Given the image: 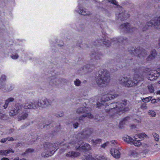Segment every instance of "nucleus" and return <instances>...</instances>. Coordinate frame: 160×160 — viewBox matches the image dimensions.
Instances as JSON below:
<instances>
[{
  "label": "nucleus",
  "instance_id": "1",
  "mask_svg": "<svg viewBox=\"0 0 160 160\" xmlns=\"http://www.w3.org/2000/svg\"><path fill=\"white\" fill-rule=\"evenodd\" d=\"M127 104V101L124 100L122 101V102L120 103H113L111 104L109 107L110 108L108 111L110 112H114V114H118L120 115L123 113L124 111H128L129 108L128 107H126ZM105 109L108 111V107L106 106Z\"/></svg>",
  "mask_w": 160,
  "mask_h": 160
},
{
  "label": "nucleus",
  "instance_id": "2",
  "mask_svg": "<svg viewBox=\"0 0 160 160\" xmlns=\"http://www.w3.org/2000/svg\"><path fill=\"white\" fill-rule=\"evenodd\" d=\"M98 75H96L95 80L96 83L99 87H103L109 82L110 74L107 70L102 69L99 71Z\"/></svg>",
  "mask_w": 160,
  "mask_h": 160
},
{
  "label": "nucleus",
  "instance_id": "3",
  "mask_svg": "<svg viewBox=\"0 0 160 160\" xmlns=\"http://www.w3.org/2000/svg\"><path fill=\"white\" fill-rule=\"evenodd\" d=\"M141 78L137 75H135L133 80L130 77H121L119 79L120 83L126 87H132L138 85V83L141 80Z\"/></svg>",
  "mask_w": 160,
  "mask_h": 160
},
{
  "label": "nucleus",
  "instance_id": "4",
  "mask_svg": "<svg viewBox=\"0 0 160 160\" xmlns=\"http://www.w3.org/2000/svg\"><path fill=\"white\" fill-rule=\"evenodd\" d=\"M75 147L77 150H88L90 148V145L86 143H82V142L77 140L73 141L69 143H66L62 146L61 149H66L67 148H72Z\"/></svg>",
  "mask_w": 160,
  "mask_h": 160
},
{
  "label": "nucleus",
  "instance_id": "5",
  "mask_svg": "<svg viewBox=\"0 0 160 160\" xmlns=\"http://www.w3.org/2000/svg\"><path fill=\"white\" fill-rule=\"evenodd\" d=\"M57 145V143H54L52 144L49 143H46L44 146L46 151V153H42V155L43 156L46 157L52 156L57 150L56 147Z\"/></svg>",
  "mask_w": 160,
  "mask_h": 160
},
{
  "label": "nucleus",
  "instance_id": "6",
  "mask_svg": "<svg viewBox=\"0 0 160 160\" xmlns=\"http://www.w3.org/2000/svg\"><path fill=\"white\" fill-rule=\"evenodd\" d=\"M113 92H110L109 93H107L106 94L103 95L101 99L102 103L98 102L97 103V106L98 107H101L103 104L102 103V102H106L108 101L109 100L114 99L115 98L118 97V95L116 94H113Z\"/></svg>",
  "mask_w": 160,
  "mask_h": 160
},
{
  "label": "nucleus",
  "instance_id": "7",
  "mask_svg": "<svg viewBox=\"0 0 160 160\" xmlns=\"http://www.w3.org/2000/svg\"><path fill=\"white\" fill-rule=\"evenodd\" d=\"M123 139L125 142L131 144H133L135 146L138 147H139L141 145V142H140V140L134 141V139L132 138L128 135L124 136L123 138Z\"/></svg>",
  "mask_w": 160,
  "mask_h": 160
},
{
  "label": "nucleus",
  "instance_id": "8",
  "mask_svg": "<svg viewBox=\"0 0 160 160\" xmlns=\"http://www.w3.org/2000/svg\"><path fill=\"white\" fill-rule=\"evenodd\" d=\"M22 107L19 104H15L14 107L10 110L9 114L10 116H14L20 112L22 111Z\"/></svg>",
  "mask_w": 160,
  "mask_h": 160
},
{
  "label": "nucleus",
  "instance_id": "9",
  "mask_svg": "<svg viewBox=\"0 0 160 160\" xmlns=\"http://www.w3.org/2000/svg\"><path fill=\"white\" fill-rule=\"evenodd\" d=\"M147 25L148 27L154 26L157 29H160V16L155 18L154 20H152L148 22L147 23Z\"/></svg>",
  "mask_w": 160,
  "mask_h": 160
},
{
  "label": "nucleus",
  "instance_id": "10",
  "mask_svg": "<svg viewBox=\"0 0 160 160\" xmlns=\"http://www.w3.org/2000/svg\"><path fill=\"white\" fill-rule=\"evenodd\" d=\"M129 51L132 54L135 55H137V54H138V55L140 58H141L142 56L144 57L147 54L146 51L142 49L139 50L137 49H135L134 48H132V49L130 50H129Z\"/></svg>",
  "mask_w": 160,
  "mask_h": 160
},
{
  "label": "nucleus",
  "instance_id": "11",
  "mask_svg": "<svg viewBox=\"0 0 160 160\" xmlns=\"http://www.w3.org/2000/svg\"><path fill=\"white\" fill-rule=\"evenodd\" d=\"M160 75V69L158 68L156 70H151L150 73L149 74L148 78L151 81L156 79Z\"/></svg>",
  "mask_w": 160,
  "mask_h": 160
},
{
  "label": "nucleus",
  "instance_id": "12",
  "mask_svg": "<svg viewBox=\"0 0 160 160\" xmlns=\"http://www.w3.org/2000/svg\"><path fill=\"white\" fill-rule=\"evenodd\" d=\"M119 29L122 31L129 32H133L136 29L135 28H131L130 26L128 23L122 24L119 27Z\"/></svg>",
  "mask_w": 160,
  "mask_h": 160
},
{
  "label": "nucleus",
  "instance_id": "13",
  "mask_svg": "<svg viewBox=\"0 0 160 160\" xmlns=\"http://www.w3.org/2000/svg\"><path fill=\"white\" fill-rule=\"evenodd\" d=\"M93 132V130L92 128H88L83 130L81 134L83 138L88 139L91 137Z\"/></svg>",
  "mask_w": 160,
  "mask_h": 160
},
{
  "label": "nucleus",
  "instance_id": "14",
  "mask_svg": "<svg viewBox=\"0 0 160 160\" xmlns=\"http://www.w3.org/2000/svg\"><path fill=\"white\" fill-rule=\"evenodd\" d=\"M87 109H88V108H86L85 107H81L78 109L77 110V112L78 113H82V112H85L86 113V114L85 115H83V117H87L89 118H92L93 117V116L92 115L89 113H88L87 112V110L86 111H84V109H85L86 110Z\"/></svg>",
  "mask_w": 160,
  "mask_h": 160
},
{
  "label": "nucleus",
  "instance_id": "15",
  "mask_svg": "<svg viewBox=\"0 0 160 160\" xmlns=\"http://www.w3.org/2000/svg\"><path fill=\"white\" fill-rule=\"evenodd\" d=\"M36 101H33L32 102H30L25 103L23 107L26 109H35L37 108V104Z\"/></svg>",
  "mask_w": 160,
  "mask_h": 160
},
{
  "label": "nucleus",
  "instance_id": "16",
  "mask_svg": "<svg viewBox=\"0 0 160 160\" xmlns=\"http://www.w3.org/2000/svg\"><path fill=\"white\" fill-rule=\"evenodd\" d=\"M83 160H106V158L103 156H99L96 159L93 158L90 155H85L82 158Z\"/></svg>",
  "mask_w": 160,
  "mask_h": 160
},
{
  "label": "nucleus",
  "instance_id": "17",
  "mask_svg": "<svg viewBox=\"0 0 160 160\" xmlns=\"http://www.w3.org/2000/svg\"><path fill=\"white\" fill-rule=\"evenodd\" d=\"M37 104V108L40 107L42 108H45L47 107V98H42L38 100V102L36 101Z\"/></svg>",
  "mask_w": 160,
  "mask_h": 160
},
{
  "label": "nucleus",
  "instance_id": "18",
  "mask_svg": "<svg viewBox=\"0 0 160 160\" xmlns=\"http://www.w3.org/2000/svg\"><path fill=\"white\" fill-rule=\"evenodd\" d=\"M28 116V114L25 111H21L19 113L18 116V121L25 120Z\"/></svg>",
  "mask_w": 160,
  "mask_h": 160
},
{
  "label": "nucleus",
  "instance_id": "19",
  "mask_svg": "<svg viewBox=\"0 0 160 160\" xmlns=\"http://www.w3.org/2000/svg\"><path fill=\"white\" fill-rule=\"evenodd\" d=\"M14 88L13 85L8 86V85L3 84L2 85V86H0V89L4 92H9L12 90Z\"/></svg>",
  "mask_w": 160,
  "mask_h": 160
},
{
  "label": "nucleus",
  "instance_id": "20",
  "mask_svg": "<svg viewBox=\"0 0 160 160\" xmlns=\"http://www.w3.org/2000/svg\"><path fill=\"white\" fill-rule=\"evenodd\" d=\"M122 13L119 12L118 14H116V15L118 18H120L121 20H123L129 17V16L128 13H125V12H124L123 10L122 9Z\"/></svg>",
  "mask_w": 160,
  "mask_h": 160
},
{
  "label": "nucleus",
  "instance_id": "21",
  "mask_svg": "<svg viewBox=\"0 0 160 160\" xmlns=\"http://www.w3.org/2000/svg\"><path fill=\"white\" fill-rule=\"evenodd\" d=\"M111 153L112 155L115 158H119L120 156V152L118 150L114 148L111 149Z\"/></svg>",
  "mask_w": 160,
  "mask_h": 160
},
{
  "label": "nucleus",
  "instance_id": "22",
  "mask_svg": "<svg viewBox=\"0 0 160 160\" xmlns=\"http://www.w3.org/2000/svg\"><path fill=\"white\" fill-rule=\"evenodd\" d=\"M80 155V153L79 152L73 151L69 152L66 154V156L69 158L77 157Z\"/></svg>",
  "mask_w": 160,
  "mask_h": 160
},
{
  "label": "nucleus",
  "instance_id": "23",
  "mask_svg": "<svg viewBox=\"0 0 160 160\" xmlns=\"http://www.w3.org/2000/svg\"><path fill=\"white\" fill-rule=\"evenodd\" d=\"M63 80H64V79H58L56 78V77H52L51 79L50 83H51L52 82L54 84L56 85L59 84L60 82L62 83V82L63 81Z\"/></svg>",
  "mask_w": 160,
  "mask_h": 160
},
{
  "label": "nucleus",
  "instance_id": "24",
  "mask_svg": "<svg viewBox=\"0 0 160 160\" xmlns=\"http://www.w3.org/2000/svg\"><path fill=\"white\" fill-rule=\"evenodd\" d=\"M78 13L79 14L83 15H88L90 14L89 12L86 10L85 8H84L82 7H80L79 8Z\"/></svg>",
  "mask_w": 160,
  "mask_h": 160
},
{
  "label": "nucleus",
  "instance_id": "25",
  "mask_svg": "<svg viewBox=\"0 0 160 160\" xmlns=\"http://www.w3.org/2000/svg\"><path fill=\"white\" fill-rule=\"evenodd\" d=\"M14 152V151L10 148L6 150H0V155H1L6 156L10 152L13 153Z\"/></svg>",
  "mask_w": 160,
  "mask_h": 160
},
{
  "label": "nucleus",
  "instance_id": "26",
  "mask_svg": "<svg viewBox=\"0 0 160 160\" xmlns=\"http://www.w3.org/2000/svg\"><path fill=\"white\" fill-rule=\"evenodd\" d=\"M142 137L143 138H146L148 137V136L147 135H146V134L144 133V134H141L139 135H136L133 138H132L133 139V141H136L137 140H138V138H141L140 137Z\"/></svg>",
  "mask_w": 160,
  "mask_h": 160
},
{
  "label": "nucleus",
  "instance_id": "27",
  "mask_svg": "<svg viewBox=\"0 0 160 160\" xmlns=\"http://www.w3.org/2000/svg\"><path fill=\"white\" fill-rule=\"evenodd\" d=\"M14 99L12 98H10L5 101V104L3 106L4 108L6 109L8 107V103L10 102H12L14 101Z\"/></svg>",
  "mask_w": 160,
  "mask_h": 160
},
{
  "label": "nucleus",
  "instance_id": "28",
  "mask_svg": "<svg viewBox=\"0 0 160 160\" xmlns=\"http://www.w3.org/2000/svg\"><path fill=\"white\" fill-rule=\"evenodd\" d=\"M6 80V76L3 75L1 76V77L0 78V86H2V85H3V84H5L4 82Z\"/></svg>",
  "mask_w": 160,
  "mask_h": 160
},
{
  "label": "nucleus",
  "instance_id": "29",
  "mask_svg": "<svg viewBox=\"0 0 160 160\" xmlns=\"http://www.w3.org/2000/svg\"><path fill=\"white\" fill-rule=\"evenodd\" d=\"M156 51L155 50H153L152 52L151 55L148 56L147 58L148 60H149L151 59H152L153 58L155 57L156 55Z\"/></svg>",
  "mask_w": 160,
  "mask_h": 160
},
{
  "label": "nucleus",
  "instance_id": "30",
  "mask_svg": "<svg viewBox=\"0 0 160 160\" xmlns=\"http://www.w3.org/2000/svg\"><path fill=\"white\" fill-rule=\"evenodd\" d=\"M7 140L13 141V139L12 137H8L2 139L0 142H1L4 143Z\"/></svg>",
  "mask_w": 160,
  "mask_h": 160
},
{
  "label": "nucleus",
  "instance_id": "31",
  "mask_svg": "<svg viewBox=\"0 0 160 160\" xmlns=\"http://www.w3.org/2000/svg\"><path fill=\"white\" fill-rule=\"evenodd\" d=\"M148 88L150 93L154 92V89L152 84H149L148 86Z\"/></svg>",
  "mask_w": 160,
  "mask_h": 160
},
{
  "label": "nucleus",
  "instance_id": "32",
  "mask_svg": "<svg viewBox=\"0 0 160 160\" xmlns=\"http://www.w3.org/2000/svg\"><path fill=\"white\" fill-rule=\"evenodd\" d=\"M14 52H13V53L11 56V57L13 59H16L18 58L19 56L17 53H14Z\"/></svg>",
  "mask_w": 160,
  "mask_h": 160
},
{
  "label": "nucleus",
  "instance_id": "33",
  "mask_svg": "<svg viewBox=\"0 0 160 160\" xmlns=\"http://www.w3.org/2000/svg\"><path fill=\"white\" fill-rule=\"evenodd\" d=\"M152 98V97H148L143 98L142 99V101L143 102H148L151 100Z\"/></svg>",
  "mask_w": 160,
  "mask_h": 160
},
{
  "label": "nucleus",
  "instance_id": "34",
  "mask_svg": "<svg viewBox=\"0 0 160 160\" xmlns=\"http://www.w3.org/2000/svg\"><path fill=\"white\" fill-rule=\"evenodd\" d=\"M148 113L149 115L151 117H155L156 116V114L155 112L152 110H150L149 111Z\"/></svg>",
  "mask_w": 160,
  "mask_h": 160
},
{
  "label": "nucleus",
  "instance_id": "35",
  "mask_svg": "<svg viewBox=\"0 0 160 160\" xmlns=\"http://www.w3.org/2000/svg\"><path fill=\"white\" fill-rule=\"evenodd\" d=\"M34 151V149L32 148L28 149H27L26 152L22 154L23 156H26V154L29 153L30 152H32Z\"/></svg>",
  "mask_w": 160,
  "mask_h": 160
},
{
  "label": "nucleus",
  "instance_id": "36",
  "mask_svg": "<svg viewBox=\"0 0 160 160\" xmlns=\"http://www.w3.org/2000/svg\"><path fill=\"white\" fill-rule=\"evenodd\" d=\"M54 99L53 98H50L49 99L47 98V106L48 105L51 104L54 101Z\"/></svg>",
  "mask_w": 160,
  "mask_h": 160
},
{
  "label": "nucleus",
  "instance_id": "37",
  "mask_svg": "<svg viewBox=\"0 0 160 160\" xmlns=\"http://www.w3.org/2000/svg\"><path fill=\"white\" fill-rule=\"evenodd\" d=\"M90 68V66L89 65H87V66H85L82 68V69L85 71L86 72H90L91 71V70Z\"/></svg>",
  "mask_w": 160,
  "mask_h": 160
},
{
  "label": "nucleus",
  "instance_id": "38",
  "mask_svg": "<svg viewBox=\"0 0 160 160\" xmlns=\"http://www.w3.org/2000/svg\"><path fill=\"white\" fill-rule=\"evenodd\" d=\"M125 122V120H123L122 121H120L118 125L119 127L120 128H122L123 127V125Z\"/></svg>",
  "mask_w": 160,
  "mask_h": 160
},
{
  "label": "nucleus",
  "instance_id": "39",
  "mask_svg": "<svg viewBox=\"0 0 160 160\" xmlns=\"http://www.w3.org/2000/svg\"><path fill=\"white\" fill-rule=\"evenodd\" d=\"M81 82L80 80L78 79H76L74 81V84L75 85L78 86H79L81 84Z\"/></svg>",
  "mask_w": 160,
  "mask_h": 160
},
{
  "label": "nucleus",
  "instance_id": "40",
  "mask_svg": "<svg viewBox=\"0 0 160 160\" xmlns=\"http://www.w3.org/2000/svg\"><path fill=\"white\" fill-rule=\"evenodd\" d=\"M152 135L156 141H158L159 140V136L158 134L155 133H152Z\"/></svg>",
  "mask_w": 160,
  "mask_h": 160
},
{
  "label": "nucleus",
  "instance_id": "41",
  "mask_svg": "<svg viewBox=\"0 0 160 160\" xmlns=\"http://www.w3.org/2000/svg\"><path fill=\"white\" fill-rule=\"evenodd\" d=\"M92 142L93 143H94L95 144H97L100 143L101 142V139H98L95 141L93 140H92Z\"/></svg>",
  "mask_w": 160,
  "mask_h": 160
},
{
  "label": "nucleus",
  "instance_id": "42",
  "mask_svg": "<svg viewBox=\"0 0 160 160\" xmlns=\"http://www.w3.org/2000/svg\"><path fill=\"white\" fill-rule=\"evenodd\" d=\"M130 155L131 157H135L138 155V153L135 151H132L131 152Z\"/></svg>",
  "mask_w": 160,
  "mask_h": 160
},
{
  "label": "nucleus",
  "instance_id": "43",
  "mask_svg": "<svg viewBox=\"0 0 160 160\" xmlns=\"http://www.w3.org/2000/svg\"><path fill=\"white\" fill-rule=\"evenodd\" d=\"M141 108L142 110H146L147 108V106L146 103H144L142 105Z\"/></svg>",
  "mask_w": 160,
  "mask_h": 160
},
{
  "label": "nucleus",
  "instance_id": "44",
  "mask_svg": "<svg viewBox=\"0 0 160 160\" xmlns=\"http://www.w3.org/2000/svg\"><path fill=\"white\" fill-rule=\"evenodd\" d=\"M110 143L109 142H107L104 143L103 144L101 145V147L103 148H105Z\"/></svg>",
  "mask_w": 160,
  "mask_h": 160
},
{
  "label": "nucleus",
  "instance_id": "45",
  "mask_svg": "<svg viewBox=\"0 0 160 160\" xmlns=\"http://www.w3.org/2000/svg\"><path fill=\"white\" fill-rule=\"evenodd\" d=\"M151 102L152 103H156L158 102L157 99H151Z\"/></svg>",
  "mask_w": 160,
  "mask_h": 160
},
{
  "label": "nucleus",
  "instance_id": "46",
  "mask_svg": "<svg viewBox=\"0 0 160 160\" xmlns=\"http://www.w3.org/2000/svg\"><path fill=\"white\" fill-rule=\"evenodd\" d=\"M110 143H111V144H112L113 145H115L117 144V142L115 140H112L110 142Z\"/></svg>",
  "mask_w": 160,
  "mask_h": 160
},
{
  "label": "nucleus",
  "instance_id": "47",
  "mask_svg": "<svg viewBox=\"0 0 160 160\" xmlns=\"http://www.w3.org/2000/svg\"><path fill=\"white\" fill-rule=\"evenodd\" d=\"M122 40V38H120L119 39H118L117 38H115L114 39L113 41H117L118 42H120V41Z\"/></svg>",
  "mask_w": 160,
  "mask_h": 160
},
{
  "label": "nucleus",
  "instance_id": "48",
  "mask_svg": "<svg viewBox=\"0 0 160 160\" xmlns=\"http://www.w3.org/2000/svg\"><path fill=\"white\" fill-rule=\"evenodd\" d=\"M73 126L74 128H76L78 127V123H75L73 124Z\"/></svg>",
  "mask_w": 160,
  "mask_h": 160
},
{
  "label": "nucleus",
  "instance_id": "49",
  "mask_svg": "<svg viewBox=\"0 0 160 160\" xmlns=\"http://www.w3.org/2000/svg\"><path fill=\"white\" fill-rule=\"evenodd\" d=\"M1 103H0V108L1 107ZM3 116V114L0 112V119L2 118Z\"/></svg>",
  "mask_w": 160,
  "mask_h": 160
},
{
  "label": "nucleus",
  "instance_id": "50",
  "mask_svg": "<svg viewBox=\"0 0 160 160\" xmlns=\"http://www.w3.org/2000/svg\"><path fill=\"white\" fill-rule=\"evenodd\" d=\"M63 116V113L62 112H60V114H59L58 115H57V116L61 117H62Z\"/></svg>",
  "mask_w": 160,
  "mask_h": 160
},
{
  "label": "nucleus",
  "instance_id": "51",
  "mask_svg": "<svg viewBox=\"0 0 160 160\" xmlns=\"http://www.w3.org/2000/svg\"><path fill=\"white\" fill-rule=\"evenodd\" d=\"M103 43L107 46H108L109 45V44H108L106 43V42L105 41H104L103 42Z\"/></svg>",
  "mask_w": 160,
  "mask_h": 160
},
{
  "label": "nucleus",
  "instance_id": "52",
  "mask_svg": "<svg viewBox=\"0 0 160 160\" xmlns=\"http://www.w3.org/2000/svg\"><path fill=\"white\" fill-rule=\"evenodd\" d=\"M1 160H9V159L8 158H3L1 159Z\"/></svg>",
  "mask_w": 160,
  "mask_h": 160
},
{
  "label": "nucleus",
  "instance_id": "53",
  "mask_svg": "<svg viewBox=\"0 0 160 160\" xmlns=\"http://www.w3.org/2000/svg\"><path fill=\"white\" fill-rule=\"evenodd\" d=\"M156 94L157 95H160V91L159 90V91H158L156 92Z\"/></svg>",
  "mask_w": 160,
  "mask_h": 160
},
{
  "label": "nucleus",
  "instance_id": "54",
  "mask_svg": "<svg viewBox=\"0 0 160 160\" xmlns=\"http://www.w3.org/2000/svg\"><path fill=\"white\" fill-rule=\"evenodd\" d=\"M158 102L160 101V97L158 98L157 99Z\"/></svg>",
  "mask_w": 160,
  "mask_h": 160
},
{
  "label": "nucleus",
  "instance_id": "55",
  "mask_svg": "<svg viewBox=\"0 0 160 160\" xmlns=\"http://www.w3.org/2000/svg\"><path fill=\"white\" fill-rule=\"evenodd\" d=\"M13 160H19V158H15Z\"/></svg>",
  "mask_w": 160,
  "mask_h": 160
},
{
  "label": "nucleus",
  "instance_id": "56",
  "mask_svg": "<svg viewBox=\"0 0 160 160\" xmlns=\"http://www.w3.org/2000/svg\"><path fill=\"white\" fill-rule=\"evenodd\" d=\"M135 127V126L134 125H132L131 126V128H134Z\"/></svg>",
  "mask_w": 160,
  "mask_h": 160
},
{
  "label": "nucleus",
  "instance_id": "57",
  "mask_svg": "<svg viewBox=\"0 0 160 160\" xmlns=\"http://www.w3.org/2000/svg\"><path fill=\"white\" fill-rule=\"evenodd\" d=\"M19 160H27L25 158H22V159H19Z\"/></svg>",
  "mask_w": 160,
  "mask_h": 160
},
{
  "label": "nucleus",
  "instance_id": "58",
  "mask_svg": "<svg viewBox=\"0 0 160 160\" xmlns=\"http://www.w3.org/2000/svg\"><path fill=\"white\" fill-rule=\"evenodd\" d=\"M11 132H12L13 131V129H11Z\"/></svg>",
  "mask_w": 160,
  "mask_h": 160
},
{
  "label": "nucleus",
  "instance_id": "59",
  "mask_svg": "<svg viewBox=\"0 0 160 160\" xmlns=\"http://www.w3.org/2000/svg\"><path fill=\"white\" fill-rule=\"evenodd\" d=\"M79 119H80V120H82V118H80Z\"/></svg>",
  "mask_w": 160,
  "mask_h": 160
},
{
  "label": "nucleus",
  "instance_id": "60",
  "mask_svg": "<svg viewBox=\"0 0 160 160\" xmlns=\"http://www.w3.org/2000/svg\"><path fill=\"white\" fill-rule=\"evenodd\" d=\"M159 84H160V81H159Z\"/></svg>",
  "mask_w": 160,
  "mask_h": 160
},
{
  "label": "nucleus",
  "instance_id": "61",
  "mask_svg": "<svg viewBox=\"0 0 160 160\" xmlns=\"http://www.w3.org/2000/svg\"><path fill=\"white\" fill-rule=\"evenodd\" d=\"M111 116L112 117V116L111 114Z\"/></svg>",
  "mask_w": 160,
  "mask_h": 160
}]
</instances>
